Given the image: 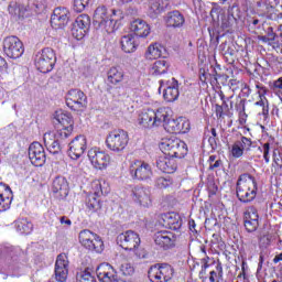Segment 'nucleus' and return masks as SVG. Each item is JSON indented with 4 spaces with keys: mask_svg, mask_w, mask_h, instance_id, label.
Instances as JSON below:
<instances>
[{
    "mask_svg": "<svg viewBox=\"0 0 282 282\" xmlns=\"http://www.w3.org/2000/svg\"><path fill=\"white\" fill-rule=\"evenodd\" d=\"M163 0H150L148 12L151 19H155L158 14H162L164 12V6L162 4Z\"/></svg>",
    "mask_w": 282,
    "mask_h": 282,
    "instance_id": "obj_37",
    "label": "nucleus"
},
{
    "mask_svg": "<svg viewBox=\"0 0 282 282\" xmlns=\"http://www.w3.org/2000/svg\"><path fill=\"white\" fill-rule=\"evenodd\" d=\"M135 40L132 34L123 35L121 37V48L126 52V54H131L135 52Z\"/></svg>",
    "mask_w": 282,
    "mask_h": 282,
    "instance_id": "obj_36",
    "label": "nucleus"
},
{
    "mask_svg": "<svg viewBox=\"0 0 282 282\" xmlns=\"http://www.w3.org/2000/svg\"><path fill=\"white\" fill-rule=\"evenodd\" d=\"M78 282H96V278L91 275V272L85 270L77 275Z\"/></svg>",
    "mask_w": 282,
    "mask_h": 282,
    "instance_id": "obj_46",
    "label": "nucleus"
},
{
    "mask_svg": "<svg viewBox=\"0 0 282 282\" xmlns=\"http://www.w3.org/2000/svg\"><path fill=\"white\" fill-rule=\"evenodd\" d=\"M208 143L210 144L212 149H217V138L209 137Z\"/></svg>",
    "mask_w": 282,
    "mask_h": 282,
    "instance_id": "obj_59",
    "label": "nucleus"
},
{
    "mask_svg": "<svg viewBox=\"0 0 282 282\" xmlns=\"http://www.w3.org/2000/svg\"><path fill=\"white\" fill-rule=\"evenodd\" d=\"M154 242L160 248L167 250V248L175 246V235L171 231H159L154 235Z\"/></svg>",
    "mask_w": 282,
    "mask_h": 282,
    "instance_id": "obj_25",
    "label": "nucleus"
},
{
    "mask_svg": "<svg viewBox=\"0 0 282 282\" xmlns=\"http://www.w3.org/2000/svg\"><path fill=\"white\" fill-rule=\"evenodd\" d=\"M13 198L14 194H12L10 186L0 183V213L9 210Z\"/></svg>",
    "mask_w": 282,
    "mask_h": 282,
    "instance_id": "obj_27",
    "label": "nucleus"
},
{
    "mask_svg": "<svg viewBox=\"0 0 282 282\" xmlns=\"http://www.w3.org/2000/svg\"><path fill=\"white\" fill-rule=\"evenodd\" d=\"M278 89H282V77L273 82V90L276 91Z\"/></svg>",
    "mask_w": 282,
    "mask_h": 282,
    "instance_id": "obj_58",
    "label": "nucleus"
},
{
    "mask_svg": "<svg viewBox=\"0 0 282 282\" xmlns=\"http://www.w3.org/2000/svg\"><path fill=\"white\" fill-rule=\"evenodd\" d=\"M36 8H39V6L36 4L25 6L12 1L8 6V12L12 17V19L19 21L21 19H24L25 17H32V14H37L39 11H36Z\"/></svg>",
    "mask_w": 282,
    "mask_h": 282,
    "instance_id": "obj_13",
    "label": "nucleus"
},
{
    "mask_svg": "<svg viewBox=\"0 0 282 282\" xmlns=\"http://www.w3.org/2000/svg\"><path fill=\"white\" fill-rule=\"evenodd\" d=\"M175 271L169 263L154 264L150 271L149 276L153 282H169L173 279Z\"/></svg>",
    "mask_w": 282,
    "mask_h": 282,
    "instance_id": "obj_11",
    "label": "nucleus"
},
{
    "mask_svg": "<svg viewBox=\"0 0 282 282\" xmlns=\"http://www.w3.org/2000/svg\"><path fill=\"white\" fill-rule=\"evenodd\" d=\"M77 28H82L83 30H89V25H91V20L89 19V15L87 14H80L75 20L74 24Z\"/></svg>",
    "mask_w": 282,
    "mask_h": 282,
    "instance_id": "obj_40",
    "label": "nucleus"
},
{
    "mask_svg": "<svg viewBox=\"0 0 282 282\" xmlns=\"http://www.w3.org/2000/svg\"><path fill=\"white\" fill-rule=\"evenodd\" d=\"M160 224H162L164 228H170V230H180L182 228V217L177 213L162 214Z\"/></svg>",
    "mask_w": 282,
    "mask_h": 282,
    "instance_id": "obj_23",
    "label": "nucleus"
},
{
    "mask_svg": "<svg viewBox=\"0 0 282 282\" xmlns=\"http://www.w3.org/2000/svg\"><path fill=\"white\" fill-rule=\"evenodd\" d=\"M88 159L94 169L99 171L107 169V165L111 162V156L98 148H93L88 151Z\"/></svg>",
    "mask_w": 282,
    "mask_h": 282,
    "instance_id": "obj_15",
    "label": "nucleus"
},
{
    "mask_svg": "<svg viewBox=\"0 0 282 282\" xmlns=\"http://www.w3.org/2000/svg\"><path fill=\"white\" fill-rule=\"evenodd\" d=\"M15 228L21 235H30L34 226L28 219L22 218L15 221Z\"/></svg>",
    "mask_w": 282,
    "mask_h": 282,
    "instance_id": "obj_38",
    "label": "nucleus"
},
{
    "mask_svg": "<svg viewBox=\"0 0 282 282\" xmlns=\"http://www.w3.org/2000/svg\"><path fill=\"white\" fill-rule=\"evenodd\" d=\"M208 259H209L208 257L202 259V263H203V264H202V268H203L204 270H208V268H209V265H210V264H208Z\"/></svg>",
    "mask_w": 282,
    "mask_h": 282,
    "instance_id": "obj_62",
    "label": "nucleus"
},
{
    "mask_svg": "<svg viewBox=\"0 0 282 282\" xmlns=\"http://www.w3.org/2000/svg\"><path fill=\"white\" fill-rule=\"evenodd\" d=\"M167 118L166 108H159L156 111L147 109L139 115L138 122L144 129H153V127H160Z\"/></svg>",
    "mask_w": 282,
    "mask_h": 282,
    "instance_id": "obj_3",
    "label": "nucleus"
},
{
    "mask_svg": "<svg viewBox=\"0 0 282 282\" xmlns=\"http://www.w3.org/2000/svg\"><path fill=\"white\" fill-rule=\"evenodd\" d=\"M87 208H89L93 213H96V210H100L101 208L100 200L96 198V195H90L88 197Z\"/></svg>",
    "mask_w": 282,
    "mask_h": 282,
    "instance_id": "obj_43",
    "label": "nucleus"
},
{
    "mask_svg": "<svg viewBox=\"0 0 282 282\" xmlns=\"http://www.w3.org/2000/svg\"><path fill=\"white\" fill-rule=\"evenodd\" d=\"M156 167L162 171V173H175V171H177V162L173 156L163 153L156 159Z\"/></svg>",
    "mask_w": 282,
    "mask_h": 282,
    "instance_id": "obj_22",
    "label": "nucleus"
},
{
    "mask_svg": "<svg viewBox=\"0 0 282 282\" xmlns=\"http://www.w3.org/2000/svg\"><path fill=\"white\" fill-rule=\"evenodd\" d=\"M129 172L133 180L147 181L153 177V170L151 169V165L140 160L130 162Z\"/></svg>",
    "mask_w": 282,
    "mask_h": 282,
    "instance_id": "obj_9",
    "label": "nucleus"
},
{
    "mask_svg": "<svg viewBox=\"0 0 282 282\" xmlns=\"http://www.w3.org/2000/svg\"><path fill=\"white\" fill-rule=\"evenodd\" d=\"M215 162H217V156L210 155L209 159H208L209 166H210L212 164H215Z\"/></svg>",
    "mask_w": 282,
    "mask_h": 282,
    "instance_id": "obj_63",
    "label": "nucleus"
},
{
    "mask_svg": "<svg viewBox=\"0 0 282 282\" xmlns=\"http://www.w3.org/2000/svg\"><path fill=\"white\" fill-rule=\"evenodd\" d=\"M44 144L53 155H56V153H61V141L54 137V133L52 132H46L44 134Z\"/></svg>",
    "mask_w": 282,
    "mask_h": 282,
    "instance_id": "obj_31",
    "label": "nucleus"
},
{
    "mask_svg": "<svg viewBox=\"0 0 282 282\" xmlns=\"http://www.w3.org/2000/svg\"><path fill=\"white\" fill-rule=\"evenodd\" d=\"M132 199L140 204V206L149 208L151 206V189L149 187L135 186L132 189Z\"/></svg>",
    "mask_w": 282,
    "mask_h": 282,
    "instance_id": "obj_20",
    "label": "nucleus"
},
{
    "mask_svg": "<svg viewBox=\"0 0 282 282\" xmlns=\"http://www.w3.org/2000/svg\"><path fill=\"white\" fill-rule=\"evenodd\" d=\"M160 149L169 158L182 159L188 153L186 143L180 139H167L161 143Z\"/></svg>",
    "mask_w": 282,
    "mask_h": 282,
    "instance_id": "obj_7",
    "label": "nucleus"
},
{
    "mask_svg": "<svg viewBox=\"0 0 282 282\" xmlns=\"http://www.w3.org/2000/svg\"><path fill=\"white\" fill-rule=\"evenodd\" d=\"M237 19H239V8L237 6L229 7L227 11V19L221 21L223 30H228V28H232L235 23H237Z\"/></svg>",
    "mask_w": 282,
    "mask_h": 282,
    "instance_id": "obj_32",
    "label": "nucleus"
},
{
    "mask_svg": "<svg viewBox=\"0 0 282 282\" xmlns=\"http://www.w3.org/2000/svg\"><path fill=\"white\" fill-rule=\"evenodd\" d=\"M53 193L56 197L64 199L69 195V185L67 184V180L63 176H57L53 181Z\"/></svg>",
    "mask_w": 282,
    "mask_h": 282,
    "instance_id": "obj_28",
    "label": "nucleus"
},
{
    "mask_svg": "<svg viewBox=\"0 0 282 282\" xmlns=\"http://www.w3.org/2000/svg\"><path fill=\"white\" fill-rule=\"evenodd\" d=\"M124 80V70L119 66H112L107 72V82L110 85H120Z\"/></svg>",
    "mask_w": 282,
    "mask_h": 282,
    "instance_id": "obj_30",
    "label": "nucleus"
},
{
    "mask_svg": "<svg viewBox=\"0 0 282 282\" xmlns=\"http://www.w3.org/2000/svg\"><path fill=\"white\" fill-rule=\"evenodd\" d=\"M87 151V139L84 135H77L69 143L68 155L72 160H78Z\"/></svg>",
    "mask_w": 282,
    "mask_h": 282,
    "instance_id": "obj_18",
    "label": "nucleus"
},
{
    "mask_svg": "<svg viewBox=\"0 0 282 282\" xmlns=\"http://www.w3.org/2000/svg\"><path fill=\"white\" fill-rule=\"evenodd\" d=\"M231 155L234 158H241L243 155V150L241 148V143H238L237 141L234 143L231 149Z\"/></svg>",
    "mask_w": 282,
    "mask_h": 282,
    "instance_id": "obj_51",
    "label": "nucleus"
},
{
    "mask_svg": "<svg viewBox=\"0 0 282 282\" xmlns=\"http://www.w3.org/2000/svg\"><path fill=\"white\" fill-rule=\"evenodd\" d=\"M120 272L123 274V276H131V274L135 272V269L133 268V265H131V263L123 262L120 265Z\"/></svg>",
    "mask_w": 282,
    "mask_h": 282,
    "instance_id": "obj_49",
    "label": "nucleus"
},
{
    "mask_svg": "<svg viewBox=\"0 0 282 282\" xmlns=\"http://www.w3.org/2000/svg\"><path fill=\"white\" fill-rule=\"evenodd\" d=\"M79 243L84 246L87 250H91L94 252H102L105 250V243L102 239L98 237V235L91 232L89 229L82 230L79 232Z\"/></svg>",
    "mask_w": 282,
    "mask_h": 282,
    "instance_id": "obj_8",
    "label": "nucleus"
},
{
    "mask_svg": "<svg viewBox=\"0 0 282 282\" xmlns=\"http://www.w3.org/2000/svg\"><path fill=\"white\" fill-rule=\"evenodd\" d=\"M243 219L259 220V212L256 209L254 206H249L245 210Z\"/></svg>",
    "mask_w": 282,
    "mask_h": 282,
    "instance_id": "obj_44",
    "label": "nucleus"
},
{
    "mask_svg": "<svg viewBox=\"0 0 282 282\" xmlns=\"http://www.w3.org/2000/svg\"><path fill=\"white\" fill-rule=\"evenodd\" d=\"M29 160L34 166H43L45 164V149L39 142H33L29 147Z\"/></svg>",
    "mask_w": 282,
    "mask_h": 282,
    "instance_id": "obj_16",
    "label": "nucleus"
},
{
    "mask_svg": "<svg viewBox=\"0 0 282 282\" xmlns=\"http://www.w3.org/2000/svg\"><path fill=\"white\" fill-rule=\"evenodd\" d=\"M72 34L77 41H83V39H85V34H87V30L80 26H76V24H73Z\"/></svg>",
    "mask_w": 282,
    "mask_h": 282,
    "instance_id": "obj_45",
    "label": "nucleus"
},
{
    "mask_svg": "<svg viewBox=\"0 0 282 282\" xmlns=\"http://www.w3.org/2000/svg\"><path fill=\"white\" fill-rule=\"evenodd\" d=\"M162 52H164V47L158 43L151 44L147 52L145 58L148 61H155V58H160L162 56Z\"/></svg>",
    "mask_w": 282,
    "mask_h": 282,
    "instance_id": "obj_35",
    "label": "nucleus"
},
{
    "mask_svg": "<svg viewBox=\"0 0 282 282\" xmlns=\"http://www.w3.org/2000/svg\"><path fill=\"white\" fill-rule=\"evenodd\" d=\"M69 267V261L67 260V256L65 253H61L57 256L56 262H55V279L58 282H66L67 281V274H69V270L67 269Z\"/></svg>",
    "mask_w": 282,
    "mask_h": 282,
    "instance_id": "obj_19",
    "label": "nucleus"
},
{
    "mask_svg": "<svg viewBox=\"0 0 282 282\" xmlns=\"http://www.w3.org/2000/svg\"><path fill=\"white\" fill-rule=\"evenodd\" d=\"M21 249H14L12 247H6L2 250V257L4 259L6 265L9 268H14L21 261Z\"/></svg>",
    "mask_w": 282,
    "mask_h": 282,
    "instance_id": "obj_26",
    "label": "nucleus"
},
{
    "mask_svg": "<svg viewBox=\"0 0 282 282\" xmlns=\"http://www.w3.org/2000/svg\"><path fill=\"white\" fill-rule=\"evenodd\" d=\"M236 142L240 144L243 151H250V148L252 147V141L246 137H241V140Z\"/></svg>",
    "mask_w": 282,
    "mask_h": 282,
    "instance_id": "obj_53",
    "label": "nucleus"
},
{
    "mask_svg": "<svg viewBox=\"0 0 282 282\" xmlns=\"http://www.w3.org/2000/svg\"><path fill=\"white\" fill-rule=\"evenodd\" d=\"M35 67L42 74H47L54 69L56 65V53L51 47L43 48L35 55Z\"/></svg>",
    "mask_w": 282,
    "mask_h": 282,
    "instance_id": "obj_5",
    "label": "nucleus"
},
{
    "mask_svg": "<svg viewBox=\"0 0 282 282\" xmlns=\"http://www.w3.org/2000/svg\"><path fill=\"white\" fill-rule=\"evenodd\" d=\"M184 22V15L180 11H172L167 14L166 23L169 28H182Z\"/></svg>",
    "mask_w": 282,
    "mask_h": 282,
    "instance_id": "obj_33",
    "label": "nucleus"
},
{
    "mask_svg": "<svg viewBox=\"0 0 282 282\" xmlns=\"http://www.w3.org/2000/svg\"><path fill=\"white\" fill-rule=\"evenodd\" d=\"M55 120L62 128L74 127V119L65 112H56Z\"/></svg>",
    "mask_w": 282,
    "mask_h": 282,
    "instance_id": "obj_39",
    "label": "nucleus"
},
{
    "mask_svg": "<svg viewBox=\"0 0 282 282\" xmlns=\"http://www.w3.org/2000/svg\"><path fill=\"white\" fill-rule=\"evenodd\" d=\"M162 124L167 133H188L191 131V122L184 117L170 119L167 115V118H165Z\"/></svg>",
    "mask_w": 282,
    "mask_h": 282,
    "instance_id": "obj_14",
    "label": "nucleus"
},
{
    "mask_svg": "<svg viewBox=\"0 0 282 282\" xmlns=\"http://www.w3.org/2000/svg\"><path fill=\"white\" fill-rule=\"evenodd\" d=\"M97 279L100 282H115L118 279L116 269L109 263H101L96 269Z\"/></svg>",
    "mask_w": 282,
    "mask_h": 282,
    "instance_id": "obj_21",
    "label": "nucleus"
},
{
    "mask_svg": "<svg viewBox=\"0 0 282 282\" xmlns=\"http://www.w3.org/2000/svg\"><path fill=\"white\" fill-rule=\"evenodd\" d=\"M262 149H263L264 162L269 164L270 163V143H264Z\"/></svg>",
    "mask_w": 282,
    "mask_h": 282,
    "instance_id": "obj_55",
    "label": "nucleus"
},
{
    "mask_svg": "<svg viewBox=\"0 0 282 282\" xmlns=\"http://www.w3.org/2000/svg\"><path fill=\"white\" fill-rule=\"evenodd\" d=\"M61 224H65L66 226H72V220L65 216L59 218Z\"/></svg>",
    "mask_w": 282,
    "mask_h": 282,
    "instance_id": "obj_60",
    "label": "nucleus"
},
{
    "mask_svg": "<svg viewBox=\"0 0 282 282\" xmlns=\"http://www.w3.org/2000/svg\"><path fill=\"white\" fill-rule=\"evenodd\" d=\"M280 261H282V253H279L278 256L274 257L273 263H279Z\"/></svg>",
    "mask_w": 282,
    "mask_h": 282,
    "instance_id": "obj_64",
    "label": "nucleus"
},
{
    "mask_svg": "<svg viewBox=\"0 0 282 282\" xmlns=\"http://www.w3.org/2000/svg\"><path fill=\"white\" fill-rule=\"evenodd\" d=\"M169 67H171V65L166 59H159L152 65L151 74L152 76H162V74H166L169 72Z\"/></svg>",
    "mask_w": 282,
    "mask_h": 282,
    "instance_id": "obj_34",
    "label": "nucleus"
},
{
    "mask_svg": "<svg viewBox=\"0 0 282 282\" xmlns=\"http://www.w3.org/2000/svg\"><path fill=\"white\" fill-rule=\"evenodd\" d=\"M117 10H112V14L105 6H99L94 12L93 21L95 25H98L101 30H105L108 34L116 32L121 25L120 17L117 14Z\"/></svg>",
    "mask_w": 282,
    "mask_h": 282,
    "instance_id": "obj_1",
    "label": "nucleus"
},
{
    "mask_svg": "<svg viewBox=\"0 0 282 282\" xmlns=\"http://www.w3.org/2000/svg\"><path fill=\"white\" fill-rule=\"evenodd\" d=\"M130 30L135 34V36H140L141 39H145L148 34H151V26H149V24L142 19L132 21Z\"/></svg>",
    "mask_w": 282,
    "mask_h": 282,
    "instance_id": "obj_29",
    "label": "nucleus"
},
{
    "mask_svg": "<svg viewBox=\"0 0 282 282\" xmlns=\"http://www.w3.org/2000/svg\"><path fill=\"white\" fill-rule=\"evenodd\" d=\"M217 272L219 279H221V276H224V268L221 267V263L216 265V271H210L209 282H215V279H217Z\"/></svg>",
    "mask_w": 282,
    "mask_h": 282,
    "instance_id": "obj_50",
    "label": "nucleus"
},
{
    "mask_svg": "<svg viewBox=\"0 0 282 282\" xmlns=\"http://www.w3.org/2000/svg\"><path fill=\"white\" fill-rule=\"evenodd\" d=\"M117 243L123 250H133L138 259L147 258V251H144V249L138 248L140 246V235L135 234L133 230H128L123 234H120L117 237Z\"/></svg>",
    "mask_w": 282,
    "mask_h": 282,
    "instance_id": "obj_4",
    "label": "nucleus"
},
{
    "mask_svg": "<svg viewBox=\"0 0 282 282\" xmlns=\"http://www.w3.org/2000/svg\"><path fill=\"white\" fill-rule=\"evenodd\" d=\"M89 6V0H74V12H85V8Z\"/></svg>",
    "mask_w": 282,
    "mask_h": 282,
    "instance_id": "obj_47",
    "label": "nucleus"
},
{
    "mask_svg": "<svg viewBox=\"0 0 282 282\" xmlns=\"http://www.w3.org/2000/svg\"><path fill=\"white\" fill-rule=\"evenodd\" d=\"M73 131L74 127L61 128L53 134V138L61 142V140H66V138L70 137Z\"/></svg>",
    "mask_w": 282,
    "mask_h": 282,
    "instance_id": "obj_41",
    "label": "nucleus"
},
{
    "mask_svg": "<svg viewBox=\"0 0 282 282\" xmlns=\"http://www.w3.org/2000/svg\"><path fill=\"white\" fill-rule=\"evenodd\" d=\"M93 188H95L94 195H105V193H107L102 191V184L100 183V181H95L93 183Z\"/></svg>",
    "mask_w": 282,
    "mask_h": 282,
    "instance_id": "obj_54",
    "label": "nucleus"
},
{
    "mask_svg": "<svg viewBox=\"0 0 282 282\" xmlns=\"http://www.w3.org/2000/svg\"><path fill=\"white\" fill-rule=\"evenodd\" d=\"M106 144L110 151L121 153L129 144V133L122 129H116L108 133Z\"/></svg>",
    "mask_w": 282,
    "mask_h": 282,
    "instance_id": "obj_6",
    "label": "nucleus"
},
{
    "mask_svg": "<svg viewBox=\"0 0 282 282\" xmlns=\"http://www.w3.org/2000/svg\"><path fill=\"white\" fill-rule=\"evenodd\" d=\"M3 52L9 58H21L25 48L23 42L14 35L8 36L3 40Z\"/></svg>",
    "mask_w": 282,
    "mask_h": 282,
    "instance_id": "obj_12",
    "label": "nucleus"
},
{
    "mask_svg": "<svg viewBox=\"0 0 282 282\" xmlns=\"http://www.w3.org/2000/svg\"><path fill=\"white\" fill-rule=\"evenodd\" d=\"M257 178L250 174H241L237 181L236 193L239 202L250 204L257 197Z\"/></svg>",
    "mask_w": 282,
    "mask_h": 282,
    "instance_id": "obj_2",
    "label": "nucleus"
},
{
    "mask_svg": "<svg viewBox=\"0 0 282 282\" xmlns=\"http://www.w3.org/2000/svg\"><path fill=\"white\" fill-rule=\"evenodd\" d=\"M245 228L247 232H254L259 228V220L254 219H245Z\"/></svg>",
    "mask_w": 282,
    "mask_h": 282,
    "instance_id": "obj_48",
    "label": "nucleus"
},
{
    "mask_svg": "<svg viewBox=\"0 0 282 282\" xmlns=\"http://www.w3.org/2000/svg\"><path fill=\"white\" fill-rule=\"evenodd\" d=\"M155 186L158 188H169V186H173V178L171 176H160L155 180Z\"/></svg>",
    "mask_w": 282,
    "mask_h": 282,
    "instance_id": "obj_42",
    "label": "nucleus"
},
{
    "mask_svg": "<svg viewBox=\"0 0 282 282\" xmlns=\"http://www.w3.org/2000/svg\"><path fill=\"white\" fill-rule=\"evenodd\" d=\"M66 105L73 111H85L87 109V95L80 89H70L66 94Z\"/></svg>",
    "mask_w": 282,
    "mask_h": 282,
    "instance_id": "obj_10",
    "label": "nucleus"
},
{
    "mask_svg": "<svg viewBox=\"0 0 282 282\" xmlns=\"http://www.w3.org/2000/svg\"><path fill=\"white\" fill-rule=\"evenodd\" d=\"M272 240V237L270 235H264L260 238V242L262 246H270V241Z\"/></svg>",
    "mask_w": 282,
    "mask_h": 282,
    "instance_id": "obj_57",
    "label": "nucleus"
},
{
    "mask_svg": "<svg viewBox=\"0 0 282 282\" xmlns=\"http://www.w3.org/2000/svg\"><path fill=\"white\" fill-rule=\"evenodd\" d=\"M267 102H268V100H265V97L260 95V100L254 104L256 107H261L262 116H268V113H269L268 106H265Z\"/></svg>",
    "mask_w": 282,
    "mask_h": 282,
    "instance_id": "obj_52",
    "label": "nucleus"
},
{
    "mask_svg": "<svg viewBox=\"0 0 282 282\" xmlns=\"http://www.w3.org/2000/svg\"><path fill=\"white\" fill-rule=\"evenodd\" d=\"M6 67H8V63L6 62V59L3 57L0 56V73L3 72V69H6Z\"/></svg>",
    "mask_w": 282,
    "mask_h": 282,
    "instance_id": "obj_61",
    "label": "nucleus"
},
{
    "mask_svg": "<svg viewBox=\"0 0 282 282\" xmlns=\"http://www.w3.org/2000/svg\"><path fill=\"white\" fill-rule=\"evenodd\" d=\"M166 87L163 89V98L166 102H175L180 98V84L175 78L165 83Z\"/></svg>",
    "mask_w": 282,
    "mask_h": 282,
    "instance_id": "obj_24",
    "label": "nucleus"
},
{
    "mask_svg": "<svg viewBox=\"0 0 282 282\" xmlns=\"http://www.w3.org/2000/svg\"><path fill=\"white\" fill-rule=\"evenodd\" d=\"M69 21V10L64 7H58L54 9L53 14L51 15V25L54 30H61L65 28Z\"/></svg>",
    "mask_w": 282,
    "mask_h": 282,
    "instance_id": "obj_17",
    "label": "nucleus"
},
{
    "mask_svg": "<svg viewBox=\"0 0 282 282\" xmlns=\"http://www.w3.org/2000/svg\"><path fill=\"white\" fill-rule=\"evenodd\" d=\"M223 165L224 163L221 162V160H217L209 165V171H219Z\"/></svg>",
    "mask_w": 282,
    "mask_h": 282,
    "instance_id": "obj_56",
    "label": "nucleus"
}]
</instances>
